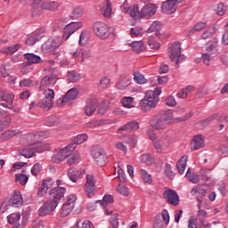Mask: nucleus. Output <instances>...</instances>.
<instances>
[{"label": "nucleus", "instance_id": "f257e3e1", "mask_svg": "<svg viewBox=\"0 0 228 228\" xmlns=\"http://www.w3.org/2000/svg\"><path fill=\"white\" fill-rule=\"evenodd\" d=\"M159 95H161V87H156L153 91L146 92V95L141 101V110L147 113V111H151L152 108H156L158 106V102H159Z\"/></svg>", "mask_w": 228, "mask_h": 228}, {"label": "nucleus", "instance_id": "f03ea898", "mask_svg": "<svg viewBox=\"0 0 228 228\" xmlns=\"http://www.w3.org/2000/svg\"><path fill=\"white\" fill-rule=\"evenodd\" d=\"M45 151H51V145H49V143L37 142L23 149L20 155L24 158H33V156H35V152H44Z\"/></svg>", "mask_w": 228, "mask_h": 228}, {"label": "nucleus", "instance_id": "7ed1b4c3", "mask_svg": "<svg viewBox=\"0 0 228 228\" xmlns=\"http://www.w3.org/2000/svg\"><path fill=\"white\" fill-rule=\"evenodd\" d=\"M65 193H67L65 187H53L48 191V200L58 208V205L65 200Z\"/></svg>", "mask_w": 228, "mask_h": 228}, {"label": "nucleus", "instance_id": "20e7f679", "mask_svg": "<svg viewBox=\"0 0 228 228\" xmlns=\"http://www.w3.org/2000/svg\"><path fill=\"white\" fill-rule=\"evenodd\" d=\"M75 149L76 146H74V144H68L63 149L56 150L52 157L53 163H56L57 165L61 163L63 159L69 158V152H72Z\"/></svg>", "mask_w": 228, "mask_h": 228}, {"label": "nucleus", "instance_id": "39448f33", "mask_svg": "<svg viewBox=\"0 0 228 228\" xmlns=\"http://www.w3.org/2000/svg\"><path fill=\"white\" fill-rule=\"evenodd\" d=\"M94 32L96 37L101 38L102 40H105L110 37V28L106 25V23L102 21H96L93 25Z\"/></svg>", "mask_w": 228, "mask_h": 228}, {"label": "nucleus", "instance_id": "423d86ee", "mask_svg": "<svg viewBox=\"0 0 228 228\" xmlns=\"http://www.w3.org/2000/svg\"><path fill=\"white\" fill-rule=\"evenodd\" d=\"M181 43L179 41L173 43L170 48V60L175 61V65H179V61L184 60V55L181 54Z\"/></svg>", "mask_w": 228, "mask_h": 228}, {"label": "nucleus", "instance_id": "0eeeda50", "mask_svg": "<svg viewBox=\"0 0 228 228\" xmlns=\"http://www.w3.org/2000/svg\"><path fill=\"white\" fill-rule=\"evenodd\" d=\"M15 95L6 92L4 89L0 88V106L12 110Z\"/></svg>", "mask_w": 228, "mask_h": 228}, {"label": "nucleus", "instance_id": "6e6552de", "mask_svg": "<svg viewBox=\"0 0 228 228\" xmlns=\"http://www.w3.org/2000/svg\"><path fill=\"white\" fill-rule=\"evenodd\" d=\"M92 156L99 167H104L108 163V155L102 149L93 150Z\"/></svg>", "mask_w": 228, "mask_h": 228}, {"label": "nucleus", "instance_id": "1a4fd4ad", "mask_svg": "<svg viewBox=\"0 0 228 228\" xmlns=\"http://www.w3.org/2000/svg\"><path fill=\"white\" fill-rule=\"evenodd\" d=\"M83 28V23L79 22H71L68 24L63 29V40H69L70 38V35H74L77 29H81Z\"/></svg>", "mask_w": 228, "mask_h": 228}, {"label": "nucleus", "instance_id": "9d476101", "mask_svg": "<svg viewBox=\"0 0 228 228\" xmlns=\"http://www.w3.org/2000/svg\"><path fill=\"white\" fill-rule=\"evenodd\" d=\"M85 188L87 197H89V199H92V197L95 195V178H94V175H86Z\"/></svg>", "mask_w": 228, "mask_h": 228}, {"label": "nucleus", "instance_id": "9b49d317", "mask_svg": "<svg viewBox=\"0 0 228 228\" xmlns=\"http://www.w3.org/2000/svg\"><path fill=\"white\" fill-rule=\"evenodd\" d=\"M163 197L168 204L179 206V195L174 190L167 189L163 192Z\"/></svg>", "mask_w": 228, "mask_h": 228}, {"label": "nucleus", "instance_id": "f8f14e48", "mask_svg": "<svg viewBox=\"0 0 228 228\" xmlns=\"http://www.w3.org/2000/svg\"><path fill=\"white\" fill-rule=\"evenodd\" d=\"M97 106H99V100L97 98H88L85 107L86 115L92 117L95 113Z\"/></svg>", "mask_w": 228, "mask_h": 228}, {"label": "nucleus", "instance_id": "ddd939ff", "mask_svg": "<svg viewBox=\"0 0 228 228\" xmlns=\"http://www.w3.org/2000/svg\"><path fill=\"white\" fill-rule=\"evenodd\" d=\"M53 186H54V180L52 178H46L43 180L42 185L38 189V193L40 197H44L45 193H49V190H53Z\"/></svg>", "mask_w": 228, "mask_h": 228}, {"label": "nucleus", "instance_id": "4468645a", "mask_svg": "<svg viewBox=\"0 0 228 228\" xmlns=\"http://www.w3.org/2000/svg\"><path fill=\"white\" fill-rule=\"evenodd\" d=\"M56 208V203H52L49 200H47L38 210L39 216H47V215L53 213Z\"/></svg>", "mask_w": 228, "mask_h": 228}, {"label": "nucleus", "instance_id": "2eb2a0df", "mask_svg": "<svg viewBox=\"0 0 228 228\" xmlns=\"http://www.w3.org/2000/svg\"><path fill=\"white\" fill-rule=\"evenodd\" d=\"M77 95H79V91H77L76 88H71L66 93L62 99H59L57 101V104H59V106H63V104H65V102L68 101H74Z\"/></svg>", "mask_w": 228, "mask_h": 228}, {"label": "nucleus", "instance_id": "dca6fc26", "mask_svg": "<svg viewBox=\"0 0 228 228\" xmlns=\"http://www.w3.org/2000/svg\"><path fill=\"white\" fill-rule=\"evenodd\" d=\"M157 10H158V6H156V4H148L144 5L141 9V19L143 17L145 19H149L150 17H152V15L156 13Z\"/></svg>", "mask_w": 228, "mask_h": 228}, {"label": "nucleus", "instance_id": "f3484780", "mask_svg": "<svg viewBox=\"0 0 228 228\" xmlns=\"http://www.w3.org/2000/svg\"><path fill=\"white\" fill-rule=\"evenodd\" d=\"M177 4H179L175 0H167L161 6L163 13H174L177 10Z\"/></svg>", "mask_w": 228, "mask_h": 228}, {"label": "nucleus", "instance_id": "a211bd4d", "mask_svg": "<svg viewBox=\"0 0 228 228\" xmlns=\"http://www.w3.org/2000/svg\"><path fill=\"white\" fill-rule=\"evenodd\" d=\"M83 175H85V170L83 169H76L75 167H71L68 172V176L72 183H77V181L81 179Z\"/></svg>", "mask_w": 228, "mask_h": 228}, {"label": "nucleus", "instance_id": "6ab92c4d", "mask_svg": "<svg viewBox=\"0 0 228 228\" xmlns=\"http://www.w3.org/2000/svg\"><path fill=\"white\" fill-rule=\"evenodd\" d=\"M58 79L54 76H45L41 83L39 88L44 90V88H51V86H54Z\"/></svg>", "mask_w": 228, "mask_h": 228}, {"label": "nucleus", "instance_id": "aec40b11", "mask_svg": "<svg viewBox=\"0 0 228 228\" xmlns=\"http://www.w3.org/2000/svg\"><path fill=\"white\" fill-rule=\"evenodd\" d=\"M212 120H216V122H228V116L224 117L220 116L218 113H216L201 121L203 127L209 126V122H212Z\"/></svg>", "mask_w": 228, "mask_h": 228}, {"label": "nucleus", "instance_id": "412c9836", "mask_svg": "<svg viewBox=\"0 0 228 228\" xmlns=\"http://www.w3.org/2000/svg\"><path fill=\"white\" fill-rule=\"evenodd\" d=\"M22 202L24 200H22V194H20V191H15L9 200L10 206H12V208H19V206H22Z\"/></svg>", "mask_w": 228, "mask_h": 228}, {"label": "nucleus", "instance_id": "4be33fe9", "mask_svg": "<svg viewBox=\"0 0 228 228\" xmlns=\"http://www.w3.org/2000/svg\"><path fill=\"white\" fill-rule=\"evenodd\" d=\"M43 38H44V35L38 34V31H37L36 33L32 34L26 39L25 44L26 45H29V46L35 45L37 42H40Z\"/></svg>", "mask_w": 228, "mask_h": 228}, {"label": "nucleus", "instance_id": "5701e85b", "mask_svg": "<svg viewBox=\"0 0 228 228\" xmlns=\"http://www.w3.org/2000/svg\"><path fill=\"white\" fill-rule=\"evenodd\" d=\"M60 45H61V43H60V39L58 37L50 38L46 42L45 49H46V51H49V52L56 51V49H58V47H60Z\"/></svg>", "mask_w": 228, "mask_h": 228}, {"label": "nucleus", "instance_id": "b1692460", "mask_svg": "<svg viewBox=\"0 0 228 228\" xmlns=\"http://www.w3.org/2000/svg\"><path fill=\"white\" fill-rule=\"evenodd\" d=\"M150 125L154 129H157V131H161L163 129H167V123L163 120V118L151 119Z\"/></svg>", "mask_w": 228, "mask_h": 228}, {"label": "nucleus", "instance_id": "393cba45", "mask_svg": "<svg viewBox=\"0 0 228 228\" xmlns=\"http://www.w3.org/2000/svg\"><path fill=\"white\" fill-rule=\"evenodd\" d=\"M12 121V118H10V115L7 113L0 112V131H3V129H6L8 126H10V122Z\"/></svg>", "mask_w": 228, "mask_h": 228}, {"label": "nucleus", "instance_id": "a878e982", "mask_svg": "<svg viewBox=\"0 0 228 228\" xmlns=\"http://www.w3.org/2000/svg\"><path fill=\"white\" fill-rule=\"evenodd\" d=\"M140 129V123L137 121H130L119 128L120 131H138Z\"/></svg>", "mask_w": 228, "mask_h": 228}, {"label": "nucleus", "instance_id": "bb28decb", "mask_svg": "<svg viewBox=\"0 0 228 228\" xmlns=\"http://www.w3.org/2000/svg\"><path fill=\"white\" fill-rule=\"evenodd\" d=\"M126 13L131 15L134 19H142V11L138 8V5L130 6L126 9Z\"/></svg>", "mask_w": 228, "mask_h": 228}, {"label": "nucleus", "instance_id": "cd10ccee", "mask_svg": "<svg viewBox=\"0 0 228 228\" xmlns=\"http://www.w3.org/2000/svg\"><path fill=\"white\" fill-rule=\"evenodd\" d=\"M23 56L30 65H35V63H40L42 61V58L35 53H24Z\"/></svg>", "mask_w": 228, "mask_h": 228}, {"label": "nucleus", "instance_id": "c85d7f7f", "mask_svg": "<svg viewBox=\"0 0 228 228\" xmlns=\"http://www.w3.org/2000/svg\"><path fill=\"white\" fill-rule=\"evenodd\" d=\"M204 147V139L202 135H196L191 143V148L193 151H199V149H202Z\"/></svg>", "mask_w": 228, "mask_h": 228}, {"label": "nucleus", "instance_id": "c756f323", "mask_svg": "<svg viewBox=\"0 0 228 228\" xmlns=\"http://www.w3.org/2000/svg\"><path fill=\"white\" fill-rule=\"evenodd\" d=\"M86 140H88V135H86V134H81L74 137L72 139V143L69 145H73V147L76 149V145H81V143H85Z\"/></svg>", "mask_w": 228, "mask_h": 228}, {"label": "nucleus", "instance_id": "7c9ffc66", "mask_svg": "<svg viewBox=\"0 0 228 228\" xmlns=\"http://www.w3.org/2000/svg\"><path fill=\"white\" fill-rule=\"evenodd\" d=\"M161 30V23L159 21H154L147 30V33H155L156 37H159V31Z\"/></svg>", "mask_w": 228, "mask_h": 228}, {"label": "nucleus", "instance_id": "2f4dec72", "mask_svg": "<svg viewBox=\"0 0 228 228\" xmlns=\"http://www.w3.org/2000/svg\"><path fill=\"white\" fill-rule=\"evenodd\" d=\"M191 195H193L194 197H206V194L208 193V190L200 187V186H197L191 189Z\"/></svg>", "mask_w": 228, "mask_h": 228}, {"label": "nucleus", "instance_id": "473e14b6", "mask_svg": "<svg viewBox=\"0 0 228 228\" xmlns=\"http://www.w3.org/2000/svg\"><path fill=\"white\" fill-rule=\"evenodd\" d=\"M188 161V157L183 156L176 164V168L180 174H184L186 170V162Z\"/></svg>", "mask_w": 228, "mask_h": 228}, {"label": "nucleus", "instance_id": "72a5a7b5", "mask_svg": "<svg viewBox=\"0 0 228 228\" xmlns=\"http://www.w3.org/2000/svg\"><path fill=\"white\" fill-rule=\"evenodd\" d=\"M126 45H129L132 47L133 51H135V53H142L143 51V42L142 41H134L131 43H127Z\"/></svg>", "mask_w": 228, "mask_h": 228}, {"label": "nucleus", "instance_id": "f704fd0d", "mask_svg": "<svg viewBox=\"0 0 228 228\" xmlns=\"http://www.w3.org/2000/svg\"><path fill=\"white\" fill-rule=\"evenodd\" d=\"M59 6L58 2H45L42 4L43 10H50L51 12H56Z\"/></svg>", "mask_w": 228, "mask_h": 228}, {"label": "nucleus", "instance_id": "c9c22d12", "mask_svg": "<svg viewBox=\"0 0 228 228\" xmlns=\"http://www.w3.org/2000/svg\"><path fill=\"white\" fill-rule=\"evenodd\" d=\"M22 47L21 44H16L12 46H9L5 48L4 50H2L1 53L2 54H13L17 53L18 50H20Z\"/></svg>", "mask_w": 228, "mask_h": 228}, {"label": "nucleus", "instance_id": "e433bc0d", "mask_svg": "<svg viewBox=\"0 0 228 228\" xmlns=\"http://www.w3.org/2000/svg\"><path fill=\"white\" fill-rule=\"evenodd\" d=\"M208 28V23L204 21L197 22L192 28L190 29L189 33H197L199 31H202V29H206Z\"/></svg>", "mask_w": 228, "mask_h": 228}, {"label": "nucleus", "instance_id": "4c0bfd02", "mask_svg": "<svg viewBox=\"0 0 228 228\" xmlns=\"http://www.w3.org/2000/svg\"><path fill=\"white\" fill-rule=\"evenodd\" d=\"M38 1L40 0H34V4L32 5V15L33 17H38L42 13L44 8H42V4L38 6Z\"/></svg>", "mask_w": 228, "mask_h": 228}, {"label": "nucleus", "instance_id": "58836bf2", "mask_svg": "<svg viewBox=\"0 0 228 228\" xmlns=\"http://www.w3.org/2000/svg\"><path fill=\"white\" fill-rule=\"evenodd\" d=\"M163 120L166 124H175L174 112L170 110H166L163 114Z\"/></svg>", "mask_w": 228, "mask_h": 228}, {"label": "nucleus", "instance_id": "ea45409f", "mask_svg": "<svg viewBox=\"0 0 228 228\" xmlns=\"http://www.w3.org/2000/svg\"><path fill=\"white\" fill-rule=\"evenodd\" d=\"M126 86H129V78L126 77V75H123L118 82V90H126Z\"/></svg>", "mask_w": 228, "mask_h": 228}, {"label": "nucleus", "instance_id": "a19ab883", "mask_svg": "<svg viewBox=\"0 0 228 228\" xmlns=\"http://www.w3.org/2000/svg\"><path fill=\"white\" fill-rule=\"evenodd\" d=\"M7 220L11 224V225H17L20 220V214H11L7 216Z\"/></svg>", "mask_w": 228, "mask_h": 228}, {"label": "nucleus", "instance_id": "79ce46f5", "mask_svg": "<svg viewBox=\"0 0 228 228\" xmlns=\"http://www.w3.org/2000/svg\"><path fill=\"white\" fill-rule=\"evenodd\" d=\"M90 40V34L86 31L81 32L79 37L78 44L79 45H86Z\"/></svg>", "mask_w": 228, "mask_h": 228}, {"label": "nucleus", "instance_id": "37998d69", "mask_svg": "<svg viewBox=\"0 0 228 228\" xmlns=\"http://www.w3.org/2000/svg\"><path fill=\"white\" fill-rule=\"evenodd\" d=\"M140 160L145 165H152V163H154V159L149 153L141 155Z\"/></svg>", "mask_w": 228, "mask_h": 228}, {"label": "nucleus", "instance_id": "c03bdc74", "mask_svg": "<svg viewBox=\"0 0 228 228\" xmlns=\"http://www.w3.org/2000/svg\"><path fill=\"white\" fill-rule=\"evenodd\" d=\"M134 80L137 85H145V83H147V79H145V77L140 72L134 73Z\"/></svg>", "mask_w": 228, "mask_h": 228}, {"label": "nucleus", "instance_id": "a18cd8bd", "mask_svg": "<svg viewBox=\"0 0 228 228\" xmlns=\"http://www.w3.org/2000/svg\"><path fill=\"white\" fill-rule=\"evenodd\" d=\"M38 106L44 110H49L53 106V100L44 98L41 102H38Z\"/></svg>", "mask_w": 228, "mask_h": 228}, {"label": "nucleus", "instance_id": "49530a36", "mask_svg": "<svg viewBox=\"0 0 228 228\" xmlns=\"http://www.w3.org/2000/svg\"><path fill=\"white\" fill-rule=\"evenodd\" d=\"M83 9L81 7H76L70 13V19L76 20L83 17Z\"/></svg>", "mask_w": 228, "mask_h": 228}, {"label": "nucleus", "instance_id": "de8ad7c7", "mask_svg": "<svg viewBox=\"0 0 228 228\" xmlns=\"http://www.w3.org/2000/svg\"><path fill=\"white\" fill-rule=\"evenodd\" d=\"M113 202V196L112 195H105L102 200H97L96 204H100L102 208H106V204H111Z\"/></svg>", "mask_w": 228, "mask_h": 228}, {"label": "nucleus", "instance_id": "09e8293b", "mask_svg": "<svg viewBox=\"0 0 228 228\" xmlns=\"http://www.w3.org/2000/svg\"><path fill=\"white\" fill-rule=\"evenodd\" d=\"M69 79L71 83H77L79 79H81V74L77 73V71H69Z\"/></svg>", "mask_w": 228, "mask_h": 228}, {"label": "nucleus", "instance_id": "8fccbe9b", "mask_svg": "<svg viewBox=\"0 0 228 228\" xmlns=\"http://www.w3.org/2000/svg\"><path fill=\"white\" fill-rule=\"evenodd\" d=\"M186 177H188L189 181L192 183L193 184H197L200 179L199 178V175L197 174H191L190 172V169L187 170Z\"/></svg>", "mask_w": 228, "mask_h": 228}, {"label": "nucleus", "instance_id": "3c124183", "mask_svg": "<svg viewBox=\"0 0 228 228\" xmlns=\"http://www.w3.org/2000/svg\"><path fill=\"white\" fill-rule=\"evenodd\" d=\"M140 174L144 183H147L148 184H151V183H152V176L149 175V173L145 169H141Z\"/></svg>", "mask_w": 228, "mask_h": 228}, {"label": "nucleus", "instance_id": "603ef678", "mask_svg": "<svg viewBox=\"0 0 228 228\" xmlns=\"http://www.w3.org/2000/svg\"><path fill=\"white\" fill-rule=\"evenodd\" d=\"M29 180V176L22 174H18L16 175L15 181L20 183L22 186H25V184L28 183Z\"/></svg>", "mask_w": 228, "mask_h": 228}, {"label": "nucleus", "instance_id": "864d4df0", "mask_svg": "<svg viewBox=\"0 0 228 228\" xmlns=\"http://www.w3.org/2000/svg\"><path fill=\"white\" fill-rule=\"evenodd\" d=\"M72 152V151H71ZM69 152L68 155V164L69 165H74V163H77L79 161V155L76 153Z\"/></svg>", "mask_w": 228, "mask_h": 228}, {"label": "nucleus", "instance_id": "5fc2aeb1", "mask_svg": "<svg viewBox=\"0 0 228 228\" xmlns=\"http://www.w3.org/2000/svg\"><path fill=\"white\" fill-rule=\"evenodd\" d=\"M72 209H74V207H72V205H67L64 203L61 213V216H68V215H70V213H72Z\"/></svg>", "mask_w": 228, "mask_h": 228}, {"label": "nucleus", "instance_id": "6e6d98bb", "mask_svg": "<svg viewBox=\"0 0 228 228\" xmlns=\"http://www.w3.org/2000/svg\"><path fill=\"white\" fill-rule=\"evenodd\" d=\"M0 72L3 77H8L12 74V69H10V65L5 64L0 67Z\"/></svg>", "mask_w": 228, "mask_h": 228}, {"label": "nucleus", "instance_id": "4d7b16f0", "mask_svg": "<svg viewBox=\"0 0 228 228\" xmlns=\"http://www.w3.org/2000/svg\"><path fill=\"white\" fill-rule=\"evenodd\" d=\"M111 2L106 0V9L104 10L103 16L106 17V19H110V17H111Z\"/></svg>", "mask_w": 228, "mask_h": 228}, {"label": "nucleus", "instance_id": "13d9d810", "mask_svg": "<svg viewBox=\"0 0 228 228\" xmlns=\"http://www.w3.org/2000/svg\"><path fill=\"white\" fill-rule=\"evenodd\" d=\"M101 126V121L95 120V121H91L84 124L85 129H95V127H99Z\"/></svg>", "mask_w": 228, "mask_h": 228}, {"label": "nucleus", "instance_id": "bf43d9fd", "mask_svg": "<svg viewBox=\"0 0 228 228\" xmlns=\"http://www.w3.org/2000/svg\"><path fill=\"white\" fill-rule=\"evenodd\" d=\"M111 82V80L108 77H102L101 78L98 86L101 90H104V88H106V86H108V85H110V83Z\"/></svg>", "mask_w": 228, "mask_h": 228}, {"label": "nucleus", "instance_id": "052dcab7", "mask_svg": "<svg viewBox=\"0 0 228 228\" xmlns=\"http://www.w3.org/2000/svg\"><path fill=\"white\" fill-rule=\"evenodd\" d=\"M40 172H42V166L40 163L35 164L31 168V174L34 175V177H37Z\"/></svg>", "mask_w": 228, "mask_h": 228}, {"label": "nucleus", "instance_id": "680f3d73", "mask_svg": "<svg viewBox=\"0 0 228 228\" xmlns=\"http://www.w3.org/2000/svg\"><path fill=\"white\" fill-rule=\"evenodd\" d=\"M165 174L168 179L173 180L175 177L174 171H172V166L170 164H166Z\"/></svg>", "mask_w": 228, "mask_h": 228}, {"label": "nucleus", "instance_id": "e2e57ef3", "mask_svg": "<svg viewBox=\"0 0 228 228\" xmlns=\"http://www.w3.org/2000/svg\"><path fill=\"white\" fill-rule=\"evenodd\" d=\"M116 190L118 193H120V195H124L125 197H127L129 195V191L127 190V187L122 184L118 185Z\"/></svg>", "mask_w": 228, "mask_h": 228}, {"label": "nucleus", "instance_id": "0e129e2a", "mask_svg": "<svg viewBox=\"0 0 228 228\" xmlns=\"http://www.w3.org/2000/svg\"><path fill=\"white\" fill-rule=\"evenodd\" d=\"M225 12H227V7H225V5L222 3L218 4L216 7L217 15H220V16L224 15Z\"/></svg>", "mask_w": 228, "mask_h": 228}, {"label": "nucleus", "instance_id": "69168bd1", "mask_svg": "<svg viewBox=\"0 0 228 228\" xmlns=\"http://www.w3.org/2000/svg\"><path fill=\"white\" fill-rule=\"evenodd\" d=\"M110 224L113 228H118V214H114L110 219Z\"/></svg>", "mask_w": 228, "mask_h": 228}, {"label": "nucleus", "instance_id": "338daca9", "mask_svg": "<svg viewBox=\"0 0 228 228\" xmlns=\"http://www.w3.org/2000/svg\"><path fill=\"white\" fill-rule=\"evenodd\" d=\"M45 99H49L50 101H53L54 99V91L51 88H48L44 91Z\"/></svg>", "mask_w": 228, "mask_h": 228}, {"label": "nucleus", "instance_id": "774afa93", "mask_svg": "<svg viewBox=\"0 0 228 228\" xmlns=\"http://www.w3.org/2000/svg\"><path fill=\"white\" fill-rule=\"evenodd\" d=\"M166 104L167 106L174 107V106H177V102L175 101V98L174 96H168L166 99Z\"/></svg>", "mask_w": 228, "mask_h": 228}]
</instances>
